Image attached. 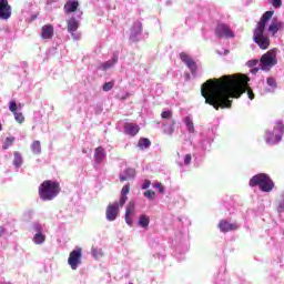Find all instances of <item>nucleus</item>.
<instances>
[{
  "label": "nucleus",
  "mask_w": 284,
  "mask_h": 284,
  "mask_svg": "<svg viewBox=\"0 0 284 284\" xmlns=\"http://www.w3.org/2000/svg\"><path fill=\"white\" fill-rule=\"evenodd\" d=\"M134 214H136V203L131 200L126 205L124 215L125 223H128V225H132V216H134Z\"/></svg>",
  "instance_id": "obj_11"
},
{
  "label": "nucleus",
  "mask_w": 284,
  "mask_h": 284,
  "mask_svg": "<svg viewBox=\"0 0 284 284\" xmlns=\"http://www.w3.org/2000/svg\"><path fill=\"white\" fill-rule=\"evenodd\" d=\"M184 123L187 128V131L190 132V134H194L195 129H194V122L192 121V118L190 116H185L184 118Z\"/></svg>",
  "instance_id": "obj_25"
},
{
  "label": "nucleus",
  "mask_w": 284,
  "mask_h": 284,
  "mask_svg": "<svg viewBox=\"0 0 284 284\" xmlns=\"http://www.w3.org/2000/svg\"><path fill=\"white\" fill-rule=\"evenodd\" d=\"M215 34L220 39H234V31H232V29H230V26L225 23L217 24L215 29Z\"/></svg>",
  "instance_id": "obj_8"
},
{
  "label": "nucleus",
  "mask_w": 284,
  "mask_h": 284,
  "mask_svg": "<svg viewBox=\"0 0 284 284\" xmlns=\"http://www.w3.org/2000/svg\"><path fill=\"white\" fill-rule=\"evenodd\" d=\"M180 59L182 61V63H185V65H187L190 63V61L192 60V58H190V55H187L186 53H180Z\"/></svg>",
  "instance_id": "obj_32"
},
{
  "label": "nucleus",
  "mask_w": 284,
  "mask_h": 284,
  "mask_svg": "<svg viewBox=\"0 0 284 284\" xmlns=\"http://www.w3.org/2000/svg\"><path fill=\"white\" fill-rule=\"evenodd\" d=\"M272 6H273V8H281V6H283V1L282 0H273Z\"/></svg>",
  "instance_id": "obj_40"
},
{
  "label": "nucleus",
  "mask_w": 284,
  "mask_h": 284,
  "mask_svg": "<svg viewBox=\"0 0 284 284\" xmlns=\"http://www.w3.org/2000/svg\"><path fill=\"white\" fill-rule=\"evenodd\" d=\"M19 106L17 105L16 101H10L9 102V110L12 112V114H16L18 111Z\"/></svg>",
  "instance_id": "obj_31"
},
{
  "label": "nucleus",
  "mask_w": 284,
  "mask_h": 284,
  "mask_svg": "<svg viewBox=\"0 0 284 284\" xmlns=\"http://www.w3.org/2000/svg\"><path fill=\"white\" fill-rule=\"evenodd\" d=\"M33 243H36V245H41L42 243H45V235L37 233L33 236Z\"/></svg>",
  "instance_id": "obj_26"
},
{
  "label": "nucleus",
  "mask_w": 284,
  "mask_h": 284,
  "mask_svg": "<svg viewBox=\"0 0 284 284\" xmlns=\"http://www.w3.org/2000/svg\"><path fill=\"white\" fill-rule=\"evenodd\" d=\"M3 234H6V227L0 226V237L3 236Z\"/></svg>",
  "instance_id": "obj_42"
},
{
  "label": "nucleus",
  "mask_w": 284,
  "mask_h": 284,
  "mask_svg": "<svg viewBox=\"0 0 284 284\" xmlns=\"http://www.w3.org/2000/svg\"><path fill=\"white\" fill-rule=\"evenodd\" d=\"M128 194H130V183L125 184L121 190L120 207H123L128 202Z\"/></svg>",
  "instance_id": "obj_17"
},
{
  "label": "nucleus",
  "mask_w": 284,
  "mask_h": 284,
  "mask_svg": "<svg viewBox=\"0 0 284 284\" xmlns=\"http://www.w3.org/2000/svg\"><path fill=\"white\" fill-rule=\"evenodd\" d=\"M266 83H267V85H270V88H273V89H276V87H277L276 80L274 78H267Z\"/></svg>",
  "instance_id": "obj_36"
},
{
  "label": "nucleus",
  "mask_w": 284,
  "mask_h": 284,
  "mask_svg": "<svg viewBox=\"0 0 284 284\" xmlns=\"http://www.w3.org/2000/svg\"><path fill=\"white\" fill-rule=\"evenodd\" d=\"M33 19H37V16H34Z\"/></svg>",
  "instance_id": "obj_45"
},
{
  "label": "nucleus",
  "mask_w": 284,
  "mask_h": 284,
  "mask_svg": "<svg viewBox=\"0 0 284 284\" xmlns=\"http://www.w3.org/2000/svg\"><path fill=\"white\" fill-rule=\"evenodd\" d=\"M94 161L100 164L102 161H105V149L103 146H98L94 151Z\"/></svg>",
  "instance_id": "obj_16"
},
{
  "label": "nucleus",
  "mask_w": 284,
  "mask_h": 284,
  "mask_svg": "<svg viewBox=\"0 0 284 284\" xmlns=\"http://www.w3.org/2000/svg\"><path fill=\"white\" fill-rule=\"evenodd\" d=\"M114 88V81L106 82L102 85L103 92H110Z\"/></svg>",
  "instance_id": "obj_30"
},
{
  "label": "nucleus",
  "mask_w": 284,
  "mask_h": 284,
  "mask_svg": "<svg viewBox=\"0 0 284 284\" xmlns=\"http://www.w3.org/2000/svg\"><path fill=\"white\" fill-rule=\"evenodd\" d=\"M248 185L251 187L258 186L262 192H272L274 190V181L265 173H258L251 178Z\"/></svg>",
  "instance_id": "obj_4"
},
{
  "label": "nucleus",
  "mask_w": 284,
  "mask_h": 284,
  "mask_svg": "<svg viewBox=\"0 0 284 284\" xmlns=\"http://www.w3.org/2000/svg\"><path fill=\"white\" fill-rule=\"evenodd\" d=\"M261 68L265 70L266 68H274L276 65V53L274 51H267L261 58Z\"/></svg>",
  "instance_id": "obj_7"
},
{
  "label": "nucleus",
  "mask_w": 284,
  "mask_h": 284,
  "mask_svg": "<svg viewBox=\"0 0 284 284\" xmlns=\"http://www.w3.org/2000/svg\"><path fill=\"white\" fill-rule=\"evenodd\" d=\"M141 128L136 123L132 122H125L124 123V132L125 134H129L130 136H136L139 134Z\"/></svg>",
  "instance_id": "obj_13"
},
{
  "label": "nucleus",
  "mask_w": 284,
  "mask_h": 284,
  "mask_svg": "<svg viewBox=\"0 0 284 284\" xmlns=\"http://www.w3.org/2000/svg\"><path fill=\"white\" fill-rule=\"evenodd\" d=\"M83 257V248L77 247L75 250L71 251L68 258V264L70 265L71 270H77L79 265H81V258Z\"/></svg>",
  "instance_id": "obj_6"
},
{
  "label": "nucleus",
  "mask_w": 284,
  "mask_h": 284,
  "mask_svg": "<svg viewBox=\"0 0 284 284\" xmlns=\"http://www.w3.org/2000/svg\"><path fill=\"white\" fill-rule=\"evenodd\" d=\"M136 176V170L129 168L124 171V175H120L121 183L125 181H130V179H134Z\"/></svg>",
  "instance_id": "obj_18"
},
{
  "label": "nucleus",
  "mask_w": 284,
  "mask_h": 284,
  "mask_svg": "<svg viewBox=\"0 0 284 284\" xmlns=\"http://www.w3.org/2000/svg\"><path fill=\"white\" fill-rule=\"evenodd\" d=\"M16 139L14 136H9L6 139L4 144H3V150H8V148H10V145H12L14 143Z\"/></svg>",
  "instance_id": "obj_28"
},
{
  "label": "nucleus",
  "mask_w": 284,
  "mask_h": 284,
  "mask_svg": "<svg viewBox=\"0 0 284 284\" xmlns=\"http://www.w3.org/2000/svg\"><path fill=\"white\" fill-rule=\"evenodd\" d=\"M173 114L172 110L162 111L161 119H172Z\"/></svg>",
  "instance_id": "obj_35"
},
{
  "label": "nucleus",
  "mask_w": 284,
  "mask_h": 284,
  "mask_svg": "<svg viewBox=\"0 0 284 284\" xmlns=\"http://www.w3.org/2000/svg\"><path fill=\"white\" fill-rule=\"evenodd\" d=\"M1 130H3V126H2L1 123H0V132H1Z\"/></svg>",
  "instance_id": "obj_43"
},
{
  "label": "nucleus",
  "mask_w": 284,
  "mask_h": 284,
  "mask_svg": "<svg viewBox=\"0 0 284 284\" xmlns=\"http://www.w3.org/2000/svg\"><path fill=\"white\" fill-rule=\"evenodd\" d=\"M119 207H121L120 202H114L106 206L105 216L109 221H116V216H119Z\"/></svg>",
  "instance_id": "obj_10"
},
{
  "label": "nucleus",
  "mask_w": 284,
  "mask_h": 284,
  "mask_svg": "<svg viewBox=\"0 0 284 284\" xmlns=\"http://www.w3.org/2000/svg\"><path fill=\"white\" fill-rule=\"evenodd\" d=\"M13 116H14L17 123H23V121H26V116H23V113H21L19 111L13 113Z\"/></svg>",
  "instance_id": "obj_29"
},
{
  "label": "nucleus",
  "mask_w": 284,
  "mask_h": 284,
  "mask_svg": "<svg viewBox=\"0 0 284 284\" xmlns=\"http://www.w3.org/2000/svg\"><path fill=\"white\" fill-rule=\"evenodd\" d=\"M144 196L145 199H149V201H152L156 196V193L152 190H148L144 192Z\"/></svg>",
  "instance_id": "obj_34"
},
{
  "label": "nucleus",
  "mask_w": 284,
  "mask_h": 284,
  "mask_svg": "<svg viewBox=\"0 0 284 284\" xmlns=\"http://www.w3.org/2000/svg\"><path fill=\"white\" fill-rule=\"evenodd\" d=\"M41 201H54L61 194V184L57 181L44 180L38 189Z\"/></svg>",
  "instance_id": "obj_3"
},
{
  "label": "nucleus",
  "mask_w": 284,
  "mask_h": 284,
  "mask_svg": "<svg viewBox=\"0 0 284 284\" xmlns=\"http://www.w3.org/2000/svg\"><path fill=\"white\" fill-rule=\"evenodd\" d=\"M150 145H152V142L148 138H141L138 142V148L140 150H148V148H150Z\"/></svg>",
  "instance_id": "obj_21"
},
{
  "label": "nucleus",
  "mask_w": 284,
  "mask_h": 284,
  "mask_svg": "<svg viewBox=\"0 0 284 284\" xmlns=\"http://www.w3.org/2000/svg\"><path fill=\"white\" fill-rule=\"evenodd\" d=\"M217 227L221 232L227 233V232H236L239 230V224L236 223H230L226 220H221L217 224Z\"/></svg>",
  "instance_id": "obj_12"
},
{
  "label": "nucleus",
  "mask_w": 284,
  "mask_h": 284,
  "mask_svg": "<svg viewBox=\"0 0 284 284\" xmlns=\"http://www.w3.org/2000/svg\"><path fill=\"white\" fill-rule=\"evenodd\" d=\"M30 149L33 154H41V142L39 140H36L31 143Z\"/></svg>",
  "instance_id": "obj_24"
},
{
  "label": "nucleus",
  "mask_w": 284,
  "mask_h": 284,
  "mask_svg": "<svg viewBox=\"0 0 284 284\" xmlns=\"http://www.w3.org/2000/svg\"><path fill=\"white\" fill-rule=\"evenodd\" d=\"M186 67L189 68V70H191V72H192L193 74H195L196 70H199V65H197L196 62L193 61V60H191V61L186 64Z\"/></svg>",
  "instance_id": "obj_27"
},
{
  "label": "nucleus",
  "mask_w": 284,
  "mask_h": 284,
  "mask_svg": "<svg viewBox=\"0 0 284 284\" xmlns=\"http://www.w3.org/2000/svg\"><path fill=\"white\" fill-rule=\"evenodd\" d=\"M152 185V182L150 180H145L142 184V190H148Z\"/></svg>",
  "instance_id": "obj_41"
},
{
  "label": "nucleus",
  "mask_w": 284,
  "mask_h": 284,
  "mask_svg": "<svg viewBox=\"0 0 284 284\" xmlns=\"http://www.w3.org/2000/svg\"><path fill=\"white\" fill-rule=\"evenodd\" d=\"M12 17V7L8 0H0V19L8 21Z\"/></svg>",
  "instance_id": "obj_9"
},
{
  "label": "nucleus",
  "mask_w": 284,
  "mask_h": 284,
  "mask_svg": "<svg viewBox=\"0 0 284 284\" xmlns=\"http://www.w3.org/2000/svg\"><path fill=\"white\" fill-rule=\"evenodd\" d=\"M250 78L245 74L223 75L220 79H210L201 87V94L207 105L214 110L232 108L230 99H241L247 92L251 101H254V91L247 87Z\"/></svg>",
  "instance_id": "obj_1"
},
{
  "label": "nucleus",
  "mask_w": 284,
  "mask_h": 284,
  "mask_svg": "<svg viewBox=\"0 0 284 284\" xmlns=\"http://www.w3.org/2000/svg\"><path fill=\"white\" fill-rule=\"evenodd\" d=\"M174 125H176V121L172 120L171 125L168 126L164 131L165 132H174Z\"/></svg>",
  "instance_id": "obj_39"
},
{
  "label": "nucleus",
  "mask_w": 284,
  "mask_h": 284,
  "mask_svg": "<svg viewBox=\"0 0 284 284\" xmlns=\"http://www.w3.org/2000/svg\"><path fill=\"white\" fill-rule=\"evenodd\" d=\"M79 10V1L72 0L64 4V12L67 14H71L72 12H77Z\"/></svg>",
  "instance_id": "obj_15"
},
{
  "label": "nucleus",
  "mask_w": 284,
  "mask_h": 284,
  "mask_svg": "<svg viewBox=\"0 0 284 284\" xmlns=\"http://www.w3.org/2000/svg\"><path fill=\"white\" fill-rule=\"evenodd\" d=\"M119 60L115 58L113 59V61H106L102 64L103 70H108L110 68H112V65H114V63H116Z\"/></svg>",
  "instance_id": "obj_33"
},
{
  "label": "nucleus",
  "mask_w": 284,
  "mask_h": 284,
  "mask_svg": "<svg viewBox=\"0 0 284 284\" xmlns=\"http://www.w3.org/2000/svg\"><path fill=\"white\" fill-rule=\"evenodd\" d=\"M67 30L68 32H77L79 30V21L74 18L67 20Z\"/></svg>",
  "instance_id": "obj_19"
},
{
  "label": "nucleus",
  "mask_w": 284,
  "mask_h": 284,
  "mask_svg": "<svg viewBox=\"0 0 284 284\" xmlns=\"http://www.w3.org/2000/svg\"><path fill=\"white\" fill-rule=\"evenodd\" d=\"M153 187H155L156 190H159V192H160L161 194H163V192H165V186H163L162 183H154V184H153Z\"/></svg>",
  "instance_id": "obj_37"
},
{
  "label": "nucleus",
  "mask_w": 284,
  "mask_h": 284,
  "mask_svg": "<svg viewBox=\"0 0 284 284\" xmlns=\"http://www.w3.org/2000/svg\"><path fill=\"white\" fill-rule=\"evenodd\" d=\"M272 17H274V11L264 12L253 31V41L261 50H267V48H270L271 41L270 37L265 34V26H267V21H270Z\"/></svg>",
  "instance_id": "obj_2"
},
{
  "label": "nucleus",
  "mask_w": 284,
  "mask_h": 284,
  "mask_svg": "<svg viewBox=\"0 0 284 284\" xmlns=\"http://www.w3.org/2000/svg\"><path fill=\"white\" fill-rule=\"evenodd\" d=\"M284 28V23L283 22H278V21H273L270 26H268V32H271L274 37V34H276V32H278V30H283Z\"/></svg>",
  "instance_id": "obj_20"
},
{
  "label": "nucleus",
  "mask_w": 284,
  "mask_h": 284,
  "mask_svg": "<svg viewBox=\"0 0 284 284\" xmlns=\"http://www.w3.org/2000/svg\"><path fill=\"white\" fill-rule=\"evenodd\" d=\"M138 223H139L140 227L148 230V227H150V216H148L145 214L141 215Z\"/></svg>",
  "instance_id": "obj_22"
},
{
  "label": "nucleus",
  "mask_w": 284,
  "mask_h": 284,
  "mask_svg": "<svg viewBox=\"0 0 284 284\" xmlns=\"http://www.w3.org/2000/svg\"><path fill=\"white\" fill-rule=\"evenodd\" d=\"M284 134V124L278 121L275 123L273 131L265 132V142L267 145H276V143H281Z\"/></svg>",
  "instance_id": "obj_5"
},
{
  "label": "nucleus",
  "mask_w": 284,
  "mask_h": 284,
  "mask_svg": "<svg viewBox=\"0 0 284 284\" xmlns=\"http://www.w3.org/2000/svg\"><path fill=\"white\" fill-rule=\"evenodd\" d=\"M52 37H54V27L52 24H44L41 28V38L49 40L52 39Z\"/></svg>",
  "instance_id": "obj_14"
},
{
  "label": "nucleus",
  "mask_w": 284,
  "mask_h": 284,
  "mask_svg": "<svg viewBox=\"0 0 284 284\" xmlns=\"http://www.w3.org/2000/svg\"><path fill=\"white\" fill-rule=\"evenodd\" d=\"M22 164H23V156L19 151H16L13 153V165H16V168H21Z\"/></svg>",
  "instance_id": "obj_23"
},
{
  "label": "nucleus",
  "mask_w": 284,
  "mask_h": 284,
  "mask_svg": "<svg viewBox=\"0 0 284 284\" xmlns=\"http://www.w3.org/2000/svg\"><path fill=\"white\" fill-rule=\"evenodd\" d=\"M255 70V72H258V69H254Z\"/></svg>",
  "instance_id": "obj_44"
},
{
  "label": "nucleus",
  "mask_w": 284,
  "mask_h": 284,
  "mask_svg": "<svg viewBox=\"0 0 284 284\" xmlns=\"http://www.w3.org/2000/svg\"><path fill=\"white\" fill-rule=\"evenodd\" d=\"M192 163V154H186L184 156V165H190Z\"/></svg>",
  "instance_id": "obj_38"
}]
</instances>
